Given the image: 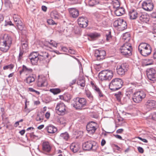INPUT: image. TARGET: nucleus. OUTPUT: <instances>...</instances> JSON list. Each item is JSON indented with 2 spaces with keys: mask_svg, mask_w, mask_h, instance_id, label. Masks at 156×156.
Returning a JSON list of instances; mask_svg holds the SVG:
<instances>
[{
  "mask_svg": "<svg viewBox=\"0 0 156 156\" xmlns=\"http://www.w3.org/2000/svg\"><path fill=\"white\" fill-rule=\"evenodd\" d=\"M12 44V39L7 34H2L0 38V50L6 52L9 50Z\"/></svg>",
  "mask_w": 156,
  "mask_h": 156,
  "instance_id": "nucleus-1",
  "label": "nucleus"
},
{
  "mask_svg": "<svg viewBox=\"0 0 156 156\" xmlns=\"http://www.w3.org/2000/svg\"><path fill=\"white\" fill-rule=\"evenodd\" d=\"M87 101L83 98H74L72 102V105L76 109L81 110L87 104Z\"/></svg>",
  "mask_w": 156,
  "mask_h": 156,
  "instance_id": "nucleus-2",
  "label": "nucleus"
},
{
  "mask_svg": "<svg viewBox=\"0 0 156 156\" xmlns=\"http://www.w3.org/2000/svg\"><path fill=\"white\" fill-rule=\"evenodd\" d=\"M132 50L131 44L129 42H126L120 47L119 51L122 55L127 57L132 55Z\"/></svg>",
  "mask_w": 156,
  "mask_h": 156,
  "instance_id": "nucleus-3",
  "label": "nucleus"
},
{
  "mask_svg": "<svg viewBox=\"0 0 156 156\" xmlns=\"http://www.w3.org/2000/svg\"><path fill=\"white\" fill-rule=\"evenodd\" d=\"M113 73L112 71L109 70H104L100 72L98 74V78L101 81H109L112 78Z\"/></svg>",
  "mask_w": 156,
  "mask_h": 156,
  "instance_id": "nucleus-4",
  "label": "nucleus"
},
{
  "mask_svg": "<svg viewBox=\"0 0 156 156\" xmlns=\"http://www.w3.org/2000/svg\"><path fill=\"white\" fill-rule=\"evenodd\" d=\"M138 50L143 56H146L150 55L151 52L150 45L145 43H141L138 46Z\"/></svg>",
  "mask_w": 156,
  "mask_h": 156,
  "instance_id": "nucleus-5",
  "label": "nucleus"
},
{
  "mask_svg": "<svg viewBox=\"0 0 156 156\" xmlns=\"http://www.w3.org/2000/svg\"><path fill=\"white\" fill-rule=\"evenodd\" d=\"M123 83V82L121 79H114L109 84V88L113 91L118 90L122 87Z\"/></svg>",
  "mask_w": 156,
  "mask_h": 156,
  "instance_id": "nucleus-6",
  "label": "nucleus"
},
{
  "mask_svg": "<svg viewBox=\"0 0 156 156\" xmlns=\"http://www.w3.org/2000/svg\"><path fill=\"white\" fill-rule=\"evenodd\" d=\"M83 149L86 151H95L98 148V145L95 142L89 141L83 143Z\"/></svg>",
  "mask_w": 156,
  "mask_h": 156,
  "instance_id": "nucleus-7",
  "label": "nucleus"
},
{
  "mask_svg": "<svg viewBox=\"0 0 156 156\" xmlns=\"http://www.w3.org/2000/svg\"><path fill=\"white\" fill-rule=\"evenodd\" d=\"M145 97L146 94L143 91H137L134 94L133 99L135 103H138L141 101Z\"/></svg>",
  "mask_w": 156,
  "mask_h": 156,
  "instance_id": "nucleus-8",
  "label": "nucleus"
},
{
  "mask_svg": "<svg viewBox=\"0 0 156 156\" xmlns=\"http://www.w3.org/2000/svg\"><path fill=\"white\" fill-rule=\"evenodd\" d=\"M113 25L115 27H117L119 30H123L127 27L126 22L121 19H119L115 20L114 22Z\"/></svg>",
  "mask_w": 156,
  "mask_h": 156,
  "instance_id": "nucleus-9",
  "label": "nucleus"
},
{
  "mask_svg": "<svg viewBox=\"0 0 156 156\" xmlns=\"http://www.w3.org/2000/svg\"><path fill=\"white\" fill-rule=\"evenodd\" d=\"M67 109V107L63 102L58 103L55 107L56 112L59 115H63L65 114Z\"/></svg>",
  "mask_w": 156,
  "mask_h": 156,
  "instance_id": "nucleus-10",
  "label": "nucleus"
},
{
  "mask_svg": "<svg viewBox=\"0 0 156 156\" xmlns=\"http://www.w3.org/2000/svg\"><path fill=\"white\" fill-rule=\"evenodd\" d=\"M129 69V66L127 63H123L121 65H118L116 70L118 73L119 75H123Z\"/></svg>",
  "mask_w": 156,
  "mask_h": 156,
  "instance_id": "nucleus-11",
  "label": "nucleus"
},
{
  "mask_svg": "<svg viewBox=\"0 0 156 156\" xmlns=\"http://www.w3.org/2000/svg\"><path fill=\"white\" fill-rule=\"evenodd\" d=\"M147 74L148 78L153 83H154L156 81V73L154 69L150 68L148 69Z\"/></svg>",
  "mask_w": 156,
  "mask_h": 156,
  "instance_id": "nucleus-12",
  "label": "nucleus"
},
{
  "mask_svg": "<svg viewBox=\"0 0 156 156\" xmlns=\"http://www.w3.org/2000/svg\"><path fill=\"white\" fill-rule=\"evenodd\" d=\"M39 54L37 52H33L31 53L29 56V58L31 63L33 65H37L39 61Z\"/></svg>",
  "mask_w": 156,
  "mask_h": 156,
  "instance_id": "nucleus-13",
  "label": "nucleus"
},
{
  "mask_svg": "<svg viewBox=\"0 0 156 156\" xmlns=\"http://www.w3.org/2000/svg\"><path fill=\"white\" fill-rule=\"evenodd\" d=\"M42 150L44 153L47 154L51 151L52 146L50 143L48 141H44L42 144Z\"/></svg>",
  "mask_w": 156,
  "mask_h": 156,
  "instance_id": "nucleus-14",
  "label": "nucleus"
},
{
  "mask_svg": "<svg viewBox=\"0 0 156 156\" xmlns=\"http://www.w3.org/2000/svg\"><path fill=\"white\" fill-rule=\"evenodd\" d=\"M97 124L96 123L91 122L89 123L87 125V130L89 133L93 134L97 129Z\"/></svg>",
  "mask_w": 156,
  "mask_h": 156,
  "instance_id": "nucleus-15",
  "label": "nucleus"
},
{
  "mask_svg": "<svg viewBox=\"0 0 156 156\" xmlns=\"http://www.w3.org/2000/svg\"><path fill=\"white\" fill-rule=\"evenodd\" d=\"M37 82L38 87H44L48 85L46 78L43 75L38 76Z\"/></svg>",
  "mask_w": 156,
  "mask_h": 156,
  "instance_id": "nucleus-16",
  "label": "nucleus"
},
{
  "mask_svg": "<svg viewBox=\"0 0 156 156\" xmlns=\"http://www.w3.org/2000/svg\"><path fill=\"white\" fill-rule=\"evenodd\" d=\"M106 55V52L104 50H96L94 56L96 57L97 60H100L105 58Z\"/></svg>",
  "mask_w": 156,
  "mask_h": 156,
  "instance_id": "nucleus-17",
  "label": "nucleus"
},
{
  "mask_svg": "<svg viewBox=\"0 0 156 156\" xmlns=\"http://www.w3.org/2000/svg\"><path fill=\"white\" fill-rule=\"evenodd\" d=\"M78 23L80 27L83 28L86 27L88 24V20L86 17H80L77 20Z\"/></svg>",
  "mask_w": 156,
  "mask_h": 156,
  "instance_id": "nucleus-18",
  "label": "nucleus"
},
{
  "mask_svg": "<svg viewBox=\"0 0 156 156\" xmlns=\"http://www.w3.org/2000/svg\"><path fill=\"white\" fill-rule=\"evenodd\" d=\"M90 86L92 89L96 93L98 94L100 97H102L103 96V95L101 90L94 82L93 81H91L90 82Z\"/></svg>",
  "mask_w": 156,
  "mask_h": 156,
  "instance_id": "nucleus-19",
  "label": "nucleus"
},
{
  "mask_svg": "<svg viewBox=\"0 0 156 156\" xmlns=\"http://www.w3.org/2000/svg\"><path fill=\"white\" fill-rule=\"evenodd\" d=\"M153 6L152 3L148 2H144L142 4V8L147 11L152 10L153 9Z\"/></svg>",
  "mask_w": 156,
  "mask_h": 156,
  "instance_id": "nucleus-20",
  "label": "nucleus"
},
{
  "mask_svg": "<svg viewBox=\"0 0 156 156\" xmlns=\"http://www.w3.org/2000/svg\"><path fill=\"white\" fill-rule=\"evenodd\" d=\"M33 69L26 66L23 65L22 66V70L20 71V74L21 75L22 73H24L26 75L32 73Z\"/></svg>",
  "mask_w": 156,
  "mask_h": 156,
  "instance_id": "nucleus-21",
  "label": "nucleus"
},
{
  "mask_svg": "<svg viewBox=\"0 0 156 156\" xmlns=\"http://www.w3.org/2000/svg\"><path fill=\"white\" fill-rule=\"evenodd\" d=\"M146 107L150 109H152L156 108V102L152 100H149L145 103Z\"/></svg>",
  "mask_w": 156,
  "mask_h": 156,
  "instance_id": "nucleus-22",
  "label": "nucleus"
},
{
  "mask_svg": "<svg viewBox=\"0 0 156 156\" xmlns=\"http://www.w3.org/2000/svg\"><path fill=\"white\" fill-rule=\"evenodd\" d=\"M69 11L70 16L73 18H76L79 15V11L76 8H70Z\"/></svg>",
  "mask_w": 156,
  "mask_h": 156,
  "instance_id": "nucleus-23",
  "label": "nucleus"
},
{
  "mask_svg": "<svg viewBox=\"0 0 156 156\" xmlns=\"http://www.w3.org/2000/svg\"><path fill=\"white\" fill-rule=\"evenodd\" d=\"M114 13L118 16H120L125 13V9L122 7H119L117 8H115Z\"/></svg>",
  "mask_w": 156,
  "mask_h": 156,
  "instance_id": "nucleus-24",
  "label": "nucleus"
},
{
  "mask_svg": "<svg viewBox=\"0 0 156 156\" xmlns=\"http://www.w3.org/2000/svg\"><path fill=\"white\" fill-rule=\"evenodd\" d=\"M45 129L48 133L51 134L54 133L57 131V128L52 125L49 126H47L46 127Z\"/></svg>",
  "mask_w": 156,
  "mask_h": 156,
  "instance_id": "nucleus-25",
  "label": "nucleus"
},
{
  "mask_svg": "<svg viewBox=\"0 0 156 156\" xmlns=\"http://www.w3.org/2000/svg\"><path fill=\"white\" fill-rule=\"evenodd\" d=\"M39 54V56L41 57L40 58L41 59L46 60V61H49V55L48 52L46 51H41Z\"/></svg>",
  "mask_w": 156,
  "mask_h": 156,
  "instance_id": "nucleus-26",
  "label": "nucleus"
},
{
  "mask_svg": "<svg viewBox=\"0 0 156 156\" xmlns=\"http://www.w3.org/2000/svg\"><path fill=\"white\" fill-rule=\"evenodd\" d=\"M140 20L143 23H147L149 22L150 19L149 16L147 14L144 13L142 14L139 17Z\"/></svg>",
  "mask_w": 156,
  "mask_h": 156,
  "instance_id": "nucleus-27",
  "label": "nucleus"
},
{
  "mask_svg": "<svg viewBox=\"0 0 156 156\" xmlns=\"http://www.w3.org/2000/svg\"><path fill=\"white\" fill-rule=\"evenodd\" d=\"M129 15L131 19L134 20L137 18L138 13L136 10L133 9L129 11Z\"/></svg>",
  "mask_w": 156,
  "mask_h": 156,
  "instance_id": "nucleus-28",
  "label": "nucleus"
},
{
  "mask_svg": "<svg viewBox=\"0 0 156 156\" xmlns=\"http://www.w3.org/2000/svg\"><path fill=\"white\" fill-rule=\"evenodd\" d=\"M70 149L74 153L77 152L80 149V146L77 144L73 143L70 146Z\"/></svg>",
  "mask_w": 156,
  "mask_h": 156,
  "instance_id": "nucleus-29",
  "label": "nucleus"
},
{
  "mask_svg": "<svg viewBox=\"0 0 156 156\" xmlns=\"http://www.w3.org/2000/svg\"><path fill=\"white\" fill-rule=\"evenodd\" d=\"M50 16L53 19H58L60 17V15L56 10L52 11L50 13Z\"/></svg>",
  "mask_w": 156,
  "mask_h": 156,
  "instance_id": "nucleus-30",
  "label": "nucleus"
},
{
  "mask_svg": "<svg viewBox=\"0 0 156 156\" xmlns=\"http://www.w3.org/2000/svg\"><path fill=\"white\" fill-rule=\"evenodd\" d=\"M122 38L125 43L129 42L130 43L131 37L130 34L129 33H125L123 36Z\"/></svg>",
  "mask_w": 156,
  "mask_h": 156,
  "instance_id": "nucleus-31",
  "label": "nucleus"
},
{
  "mask_svg": "<svg viewBox=\"0 0 156 156\" xmlns=\"http://www.w3.org/2000/svg\"><path fill=\"white\" fill-rule=\"evenodd\" d=\"M88 36L90 37L92 39H95L101 36L100 34L96 32L93 33H91L88 35Z\"/></svg>",
  "mask_w": 156,
  "mask_h": 156,
  "instance_id": "nucleus-32",
  "label": "nucleus"
},
{
  "mask_svg": "<svg viewBox=\"0 0 156 156\" xmlns=\"http://www.w3.org/2000/svg\"><path fill=\"white\" fill-rule=\"evenodd\" d=\"M153 61L152 59H145L143 61V63L144 66H146L153 64Z\"/></svg>",
  "mask_w": 156,
  "mask_h": 156,
  "instance_id": "nucleus-33",
  "label": "nucleus"
},
{
  "mask_svg": "<svg viewBox=\"0 0 156 156\" xmlns=\"http://www.w3.org/2000/svg\"><path fill=\"white\" fill-rule=\"evenodd\" d=\"M35 80V77L33 76H29L26 79V83L30 84Z\"/></svg>",
  "mask_w": 156,
  "mask_h": 156,
  "instance_id": "nucleus-34",
  "label": "nucleus"
},
{
  "mask_svg": "<svg viewBox=\"0 0 156 156\" xmlns=\"http://www.w3.org/2000/svg\"><path fill=\"white\" fill-rule=\"evenodd\" d=\"M112 4L114 9L117 8L120 6L119 0H112Z\"/></svg>",
  "mask_w": 156,
  "mask_h": 156,
  "instance_id": "nucleus-35",
  "label": "nucleus"
},
{
  "mask_svg": "<svg viewBox=\"0 0 156 156\" xmlns=\"http://www.w3.org/2000/svg\"><path fill=\"white\" fill-rule=\"evenodd\" d=\"M60 137L61 138L63 139L66 140H67L69 137V135L67 133L65 132L61 134Z\"/></svg>",
  "mask_w": 156,
  "mask_h": 156,
  "instance_id": "nucleus-36",
  "label": "nucleus"
},
{
  "mask_svg": "<svg viewBox=\"0 0 156 156\" xmlns=\"http://www.w3.org/2000/svg\"><path fill=\"white\" fill-rule=\"evenodd\" d=\"M77 83L78 85L84 87L85 85V81L83 79H79L77 81Z\"/></svg>",
  "mask_w": 156,
  "mask_h": 156,
  "instance_id": "nucleus-37",
  "label": "nucleus"
},
{
  "mask_svg": "<svg viewBox=\"0 0 156 156\" xmlns=\"http://www.w3.org/2000/svg\"><path fill=\"white\" fill-rule=\"evenodd\" d=\"M16 26L19 30H22L23 28V23L21 20L18 21V22L15 23Z\"/></svg>",
  "mask_w": 156,
  "mask_h": 156,
  "instance_id": "nucleus-38",
  "label": "nucleus"
},
{
  "mask_svg": "<svg viewBox=\"0 0 156 156\" xmlns=\"http://www.w3.org/2000/svg\"><path fill=\"white\" fill-rule=\"evenodd\" d=\"M50 91L52 93H53L54 94H57L61 92V90L59 88H52L51 89Z\"/></svg>",
  "mask_w": 156,
  "mask_h": 156,
  "instance_id": "nucleus-39",
  "label": "nucleus"
},
{
  "mask_svg": "<svg viewBox=\"0 0 156 156\" xmlns=\"http://www.w3.org/2000/svg\"><path fill=\"white\" fill-rule=\"evenodd\" d=\"M98 3L97 0H88V4L89 5L93 6Z\"/></svg>",
  "mask_w": 156,
  "mask_h": 156,
  "instance_id": "nucleus-40",
  "label": "nucleus"
},
{
  "mask_svg": "<svg viewBox=\"0 0 156 156\" xmlns=\"http://www.w3.org/2000/svg\"><path fill=\"white\" fill-rule=\"evenodd\" d=\"M44 119L43 117L41 114H38L36 118V120L40 122H42Z\"/></svg>",
  "mask_w": 156,
  "mask_h": 156,
  "instance_id": "nucleus-41",
  "label": "nucleus"
},
{
  "mask_svg": "<svg viewBox=\"0 0 156 156\" xmlns=\"http://www.w3.org/2000/svg\"><path fill=\"white\" fill-rule=\"evenodd\" d=\"M21 44L23 51H26L28 49V44L27 42H22Z\"/></svg>",
  "mask_w": 156,
  "mask_h": 156,
  "instance_id": "nucleus-42",
  "label": "nucleus"
},
{
  "mask_svg": "<svg viewBox=\"0 0 156 156\" xmlns=\"http://www.w3.org/2000/svg\"><path fill=\"white\" fill-rule=\"evenodd\" d=\"M85 93L87 97L90 100H92L93 99V97L91 93L89 90H85Z\"/></svg>",
  "mask_w": 156,
  "mask_h": 156,
  "instance_id": "nucleus-43",
  "label": "nucleus"
},
{
  "mask_svg": "<svg viewBox=\"0 0 156 156\" xmlns=\"http://www.w3.org/2000/svg\"><path fill=\"white\" fill-rule=\"evenodd\" d=\"M64 98H65V101H67L71 98L72 96L69 94L66 93L64 94Z\"/></svg>",
  "mask_w": 156,
  "mask_h": 156,
  "instance_id": "nucleus-44",
  "label": "nucleus"
},
{
  "mask_svg": "<svg viewBox=\"0 0 156 156\" xmlns=\"http://www.w3.org/2000/svg\"><path fill=\"white\" fill-rule=\"evenodd\" d=\"M133 89L131 88H129L127 89L126 91V95L128 97H129L131 95L133 94Z\"/></svg>",
  "mask_w": 156,
  "mask_h": 156,
  "instance_id": "nucleus-45",
  "label": "nucleus"
},
{
  "mask_svg": "<svg viewBox=\"0 0 156 156\" xmlns=\"http://www.w3.org/2000/svg\"><path fill=\"white\" fill-rule=\"evenodd\" d=\"M14 67V65L12 64H10L8 65H7L4 66L3 67V69L4 70H7L8 69H12Z\"/></svg>",
  "mask_w": 156,
  "mask_h": 156,
  "instance_id": "nucleus-46",
  "label": "nucleus"
},
{
  "mask_svg": "<svg viewBox=\"0 0 156 156\" xmlns=\"http://www.w3.org/2000/svg\"><path fill=\"white\" fill-rule=\"evenodd\" d=\"M13 18L14 20L15 23L21 20L20 19V16L14 14L13 16Z\"/></svg>",
  "mask_w": 156,
  "mask_h": 156,
  "instance_id": "nucleus-47",
  "label": "nucleus"
},
{
  "mask_svg": "<svg viewBox=\"0 0 156 156\" xmlns=\"http://www.w3.org/2000/svg\"><path fill=\"white\" fill-rule=\"evenodd\" d=\"M30 136L32 140L37 139L38 138V136L34 135V133H30Z\"/></svg>",
  "mask_w": 156,
  "mask_h": 156,
  "instance_id": "nucleus-48",
  "label": "nucleus"
},
{
  "mask_svg": "<svg viewBox=\"0 0 156 156\" xmlns=\"http://www.w3.org/2000/svg\"><path fill=\"white\" fill-rule=\"evenodd\" d=\"M47 23L49 25H53L55 24V22L52 19H50L47 20Z\"/></svg>",
  "mask_w": 156,
  "mask_h": 156,
  "instance_id": "nucleus-49",
  "label": "nucleus"
},
{
  "mask_svg": "<svg viewBox=\"0 0 156 156\" xmlns=\"http://www.w3.org/2000/svg\"><path fill=\"white\" fill-rule=\"evenodd\" d=\"M52 46L54 47H56L57 46V44L54 41H51L49 43Z\"/></svg>",
  "mask_w": 156,
  "mask_h": 156,
  "instance_id": "nucleus-50",
  "label": "nucleus"
},
{
  "mask_svg": "<svg viewBox=\"0 0 156 156\" xmlns=\"http://www.w3.org/2000/svg\"><path fill=\"white\" fill-rule=\"evenodd\" d=\"M112 38V36L111 34V32H109L108 34L106 35V40L107 41H109Z\"/></svg>",
  "mask_w": 156,
  "mask_h": 156,
  "instance_id": "nucleus-51",
  "label": "nucleus"
},
{
  "mask_svg": "<svg viewBox=\"0 0 156 156\" xmlns=\"http://www.w3.org/2000/svg\"><path fill=\"white\" fill-rule=\"evenodd\" d=\"M94 67L96 70L98 71H99L100 70V69L101 68V66L100 64H96L95 65Z\"/></svg>",
  "mask_w": 156,
  "mask_h": 156,
  "instance_id": "nucleus-52",
  "label": "nucleus"
},
{
  "mask_svg": "<svg viewBox=\"0 0 156 156\" xmlns=\"http://www.w3.org/2000/svg\"><path fill=\"white\" fill-rule=\"evenodd\" d=\"M23 51H21L19 53V60H20L23 57Z\"/></svg>",
  "mask_w": 156,
  "mask_h": 156,
  "instance_id": "nucleus-53",
  "label": "nucleus"
},
{
  "mask_svg": "<svg viewBox=\"0 0 156 156\" xmlns=\"http://www.w3.org/2000/svg\"><path fill=\"white\" fill-rule=\"evenodd\" d=\"M137 149H138V151L140 153H144V150L142 147H138Z\"/></svg>",
  "mask_w": 156,
  "mask_h": 156,
  "instance_id": "nucleus-54",
  "label": "nucleus"
},
{
  "mask_svg": "<svg viewBox=\"0 0 156 156\" xmlns=\"http://www.w3.org/2000/svg\"><path fill=\"white\" fill-rule=\"evenodd\" d=\"M112 146L114 147L115 148V149L118 151L120 150V148L117 145L113 144H112Z\"/></svg>",
  "mask_w": 156,
  "mask_h": 156,
  "instance_id": "nucleus-55",
  "label": "nucleus"
},
{
  "mask_svg": "<svg viewBox=\"0 0 156 156\" xmlns=\"http://www.w3.org/2000/svg\"><path fill=\"white\" fill-rule=\"evenodd\" d=\"M42 10L44 12H46L47 10V8L44 5H43L41 7Z\"/></svg>",
  "mask_w": 156,
  "mask_h": 156,
  "instance_id": "nucleus-56",
  "label": "nucleus"
},
{
  "mask_svg": "<svg viewBox=\"0 0 156 156\" xmlns=\"http://www.w3.org/2000/svg\"><path fill=\"white\" fill-rule=\"evenodd\" d=\"M123 131V129H119L117 130L116 132L117 133H122Z\"/></svg>",
  "mask_w": 156,
  "mask_h": 156,
  "instance_id": "nucleus-57",
  "label": "nucleus"
},
{
  "mask_svg": "<svg viewBox=\"0 0 156 156\" xmlns=\"http://www.w3.org/2000/svg\"><path fill=\"white\" fill-rule=\"evenodd\" d=\"M138 138L140 140H141V141H143V142L145 143H147L148 142L147 140L145 139H143L142 138L139 137H138Z\"/></svg>",
  "mask_w": 156,
  "mask_h": 156,
  "instance_id": "nucleus-58",
  "label": "nucleus"
},
{
  "mask_svg": "<svg viewBox=\"0 0 156 156\" xmlns=\"http://www.w3.org/2000/svg\"><path fill=\"white\" fill-rule=\"evenodd\" d=\"M76 80L75 79H74L73 80L71 81L69 85L70 86H71L74 84H75L76 82Z\"/></svg>",
  "mask_w": 156,
  "mask_h": 156,
  "instance_id": "nucleus-59",
  "label": "nucleus"
},
{
  "mask_svg": "<svg viewBox=\"0 0 156 156\" xmlns=\"http://www.w3.org/2000/svg\"><path fill=\"white\" fill-rule=\"evenodd\" d=\"M106 144V141L105 139H103L102 140L101 142V146H104Z\"/></svg>",
  "mask_w": 156,
  "mask_h": 156,
  "instance_id": "nucleus-60",
  "label": "nucleus"
},
{
  "mask_svg": "<svg viewBox=\"0 0 156 156\" xmlns=\"http://www.w3.org/2000/svg\"><path fill=\"white\" fill-rule=\"evenodd\" d=\"M152 119L154 120H156V113H154L152 114Z\"/></svg>",
  "mask_w": 156,
  "mask_h": 156,
  "instance_id": "nucleus-61",
  "label": "nucleus"
},
{
  "mask_svg": "<svg viewBox=\"0 0 156 156\" xmlns=\"http://www.w3.org/2000/svg\"><path fill=\"white\" fill-rule=\"evenodd\" d=\"M50 113L49 112H47L45 114V116L47 119H48L50 116Z\"/></svg>",
  "mask_w": 156,
  "mask_h": 156,
  "instance_id": "nucleus-62",
  "label": "nucleus"
},
{
  "mask_svg": "<svg viewBox=\"0 0 156 156\" xmlns=\"http://www.w3.org/2000/svg\"><path fill=\"white\" fill-rule=\"evenodd\" d=\"M68 51L69 53L72 54H74L75 53V51L72 49H69Z\"/></svg>",
  "mask_w": 156,
  "mask_h": 156,
  "instance_id": "nucleus-63",
  "label": "nucleus"
},
{
  "mask_svg": "<svg viewBox=\"0 0 156 156\" xmlns=\"http://www.w3.org/2000/svg\"><path fill=\"white\" fill-rule=\"evenodd\" d=\"M62 50L65 52H67L68 49L67 48L65 47H63L62 48Z\"/></svg>",
  "mask_w": 156,
  "mask_h": 156,
  "instance_id": "nucleus-64",
  "label": "nucleus"
}]
</instances>
